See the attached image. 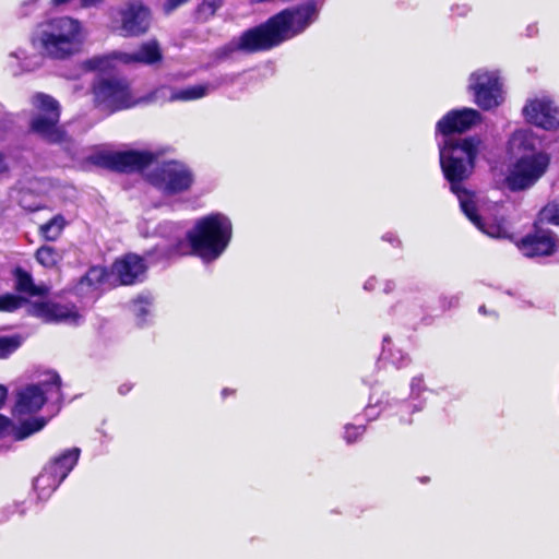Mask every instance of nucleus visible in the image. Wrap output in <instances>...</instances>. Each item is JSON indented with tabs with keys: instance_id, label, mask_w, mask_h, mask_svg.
<instances>
[{
	"instance_id": "nucleus-26",
	"label": "nucleus",
	"mask_w": 559,
	"mask_h": 559,
	"mask_svg": "<svg viewBox=\"0 0 559 559\" xmlns=\"http://www.w3.org/2000/svg\"><path fill=\"white\" fill-rule=\"evenodd\" d=\"M66 225V221L61 215H56L48 223L40 226L41 236L49 241L58 239Z\"/></svg>"
},
{
	"instance_id": "nucleus-1",
	"label": "nucleus",
	"mask_w": 559,
	"mask_h": 559,
	"mask_svg": "<svg viewBox=\"0 0 559 559\" xmlns=\"http://www.w3.org/2000/svg\"><path fill=\"white\" fill-rule=\"evenodd\" d=\"M480 141L467 138L457 141L445 140L440 145V164L445 178L451 183V190L456 194L462 211L485 234L492 238H506L509 229L503 219L499 222H483L475 214L474 195L464 190L461 181L469 176L474 158L478 153Z\"/></svg>"
},
{
	"instance_id": "nucleus-5",
	"label": "nucleus",
	"mask_w": 559,
	"mask_h": 559,
	"mask_svg": "<svg viewBox=\"0 0 559 559\" xmlns=\"http://www.w3.org/2000/svg\"><path fill=\"white\" fill-rule=\"evenodd\" d=\"M550 155L539 151L516 158L509 166L506 183L512 191H522L533 187L547 171Z\"/></svg>"
},
{
	"instance_id": "nucleus-29",
	"label": "nucleus",
	"mask_w": 559,
	"mask_h": 559,
	"mask_svg": "<svg viewBox=\"0 0 559 559\" xmlns=\"http://www.w3.org/2000/svg\"><path fill=\"white\" fill-rule=\"evenodd\" d=\"M23 299L13 294H4L0 296V311L12 312L21 308Z\"/></svg>"
},
{
	"instance_id": "nucleus-6",
	"label": "nucleus",
	"mask_w": 559,
	"mask_h": 559,
	"mask_svg": "<svg viewBox=\"0 0 559 559\" xmlns=\"http://www.w3.org/2000/svg\"><path fill=\"white\" fill-rule=\"evenodd\" d=\"M468 91L483 110H491L504 100L503 84L496 70L478 69L468 78Z\"/></svg>"
},
{
	"instance_id": "nucleus-28",
	"label": "nucleus",
	"mask_w": 559,
	"mask_h": 559,
	"mask_svg": "<svg viewBox=\"0 0 559 559\" xmlns=\"http://www.w3.org/2000/svg\"><path fill=\"white\" fill-rule=\"evenodd\" d=\"M22 344L17 335L0 336V359H5L12 355Z\"/></svg>"
},
{
	"instance_id": "nucleus-20",
	"label": "nucleus",
	"mask_w": 559,
	"mask_h": 559,
	"mask_svg": "<svg viewBox=\"0 0 559 559\" xmlns=\"http://www.w3.org/2000/svg\"><path fill=\"white\" fill-rule=\"evenodd\" d=\"M114 59L126 63H142L153 66L162 61L163 52L156 39H150L143 43L134 52H114Z\"/></svg>"
},
{
	"instance_id": "nucleus-18",
	"label": "nucleus",
	"mask_w": 559,
	"mask_h": 559,
	"mask_svg": "<svg viewBox=\"0 0 559 559\" xmlns=\"http://www.w3.org/2000/svg\"><path fill=\"white\" fill-rule=\"evenodd\" d=\"M209 85H193L183 88L160 86L152 92L147 102H189L204 97L209 94Z\"/></svg>"
},
{
	"instance_id": "nucleus-4",
	"label": "nucleus",
	"mask_w": 559,
	"mask_h": 559,
	"mask_svg": "<svg viewBox=\"0 0 559 559\" xmlns=\"http://www.w3.org/2000/svg\"><path fill=\"white\" fill-rule=\"evenodd\" d=\"M231 235L230 219L222 213H212L199 218L187 238L194 254L204 261H213L226 250Z\"/></svg>"
},
{
	"instance_id": "nucleus-11",
	"label": "nucleus",
	"mask_w": 559,
	"mask_h": 559,
	"mask_svg": "<svg viewBox=\"0 0 559 559\" xmlns=\"http://www.w3.org/2000/svg\"><path fill=\"white\" fill-rule=\"evenodd\" d=\"M115 25L121 36H141L151 26V12L139 0L126 2L117 9Z\"/></svg>"
},
{
	"instance_id": "nucleus-34",
	"label": "nucleus",
	"mask_w": 559,
	"mask_h": 559,
	"mask_svg": "<svg viewBox=\"0 0 559 559\" xmlns=\"http://www.w3.org/2000/svg\"><path fill=\"white\" fill-rule=\"evenodd\" d=\"M105 63H107V57H96L88 61L90 68L94 70L104 69Z\"/></svg>"
},
{
	"instance_id": "nucleus-21",
	"label": "nucleus",
	"mask_w": 559,
	"mask_h": 559,
	"mask_svg": "<svg viewBox=\"0 0 559 559\" xmlns=\"http://www.w3.org/2000/svg\"><path fill=\"white\" fill-rule=\"evenodd\" d=\"M536 144V136L531 129H519L508 141V153L514 157L531 155L530 153H535Z\"/></svg>"
},
{
	"instance_id": "nucleus-32",
	"label": "nucleus",
	"mask_w": 559,
	"mask_h": 559,
	"mask_svg": "<svg viewBox=\"0 0 559 559\" xmlns=\"http://www.w3.org/2000/svg\"><path fill=\"white\" fill-rule=\"evenodd\" d=\"M364 432V427L348 425L345 427V439L347 442H354Z\"/></svg>"
},
{
	"instance_id": "nucleus-15",
	"label": "nucleus",
	"mask_w": 559,
	"mask_h": 559,
	"mask_svg": "<svg viewBox=\"0 0 559 559\" xmlns=\"http://www.w3.org/2000/svg\"><path fill=\"white\" fill-rule=\"evenodd\" d=\"M7 395V388L0 384V408L3 406ZM45 425V419L32 418L24 421L20 427H15L8 417L0 415V438L12 437L14 440H23L43 429Z\"/></svg>"
},
{
	"instance_id": "nucleus-35",
	"label": "nucleus",
	"mask_w": 559,
	"mask_h": 559,
	"mask_svg": "<svg viewBox=\"0 0 559 559\" xmlns=\"http://www.w3.org/2000/svg\"><path fill=\"white\" fill-rule=\"evenodd\" d=\"M421 388H423V378L421 377L413 378L412 383H411L412 392L418 395L421 391Z\"/></svg>"
},
{
	"instance_id": "nucleus-30",
	"label": "nucleus",
	"mask_w": 559,
	"mask_h": 559,
	"mask_svg": "<svg viewBox=\"0 0 559 559\" xmlns=\"http://www.w3.org/2000/svg\"><path fill=\"white\" fill-rule=\"evenodd\" d=\"M540 217L543 221L559 225V203L558 202H551L548 203L542 211H540Z\"/></svg>"
},
{
	"instance_id": "nucleus-10",
	"label": "nucleus",
	"mask_w": 559,
	"mask_h": 559,
	"mask_svg": "<svg viewBox=\"0 0 559 559\" xmlns=\"http://www.w3.org/2000/svg\"><path fill=\"white\" fill-rule=\"evenodd\" d=\"M95 104L106 112L132 107L136 104L126 81L120 79L99 81L94 87Z\"/></svg>"
},
{
	"instance_id": "nucleus-33",
	"label": "nucleus",
	"mask_w": 559,
	"mask_h": 559,
	"mask_svg": "<svg viewBox=\"0 0 559 559\" xmlns=\"http://www.w3.org/2000/svg\"><path fill=\"white\" fill-rule=\"evenodd\" d=\"M189 0H167L165 3H164V11L165 13L169 14L171 13L173 11H175L177 8H179L180 5L187 3Z\"/></svg>"
},
{
	"instance_id": "nucleus-31",
	"label": "nucleus",
	"mask_w": 559,
	"mask_h": 559,
	"mask_svg": "<svg viewBox=\"0 0 559 559\" xmlns=\"http://www.w3.org/2000/svg\"><path fill=\"white\" fill-rule=\"evenodd\" d=\"M222 0H202L198 7V13L200 16H212L217 8H219Z\"/></svg>"
},
{
	"instance_id": "nucleus-36",
	"label": "nucleus",
	"mask_w": 559,
	"mask_h": 559,
	"mask_svg": "<svg viewBox=\"0 0 559 559\" xmlns=\"http://www.w3.org/2000/svg\"><path fill=\"white\" fill-rule=\"evenodd\" d=\"M103 1L104 0H80L81 4L85 8L98 5Z\"/></svg>"
},
{
	"instance_id": "nucleus-8",
	"label": "nucleus",
	"mask_w": 559,
	"mask_h": 559,
	"mask_svg": "<svg viewBox=\"0 0 559 559\" xmlns=\"http://www.w3.org/2000/svg\"><path fill=\"white\" fill-rule=\"evenodd\" d=\"M33 106L36 114L31 122L32 130L49 142H61L64 134L58 126L60 112L57 100L49 95L36 94Z\"/></svg>"
},
{
	"instance_id": "nucleus-14",
	"label": "nucleus",
	"mask_w": 559,
	"mask_h": 559,
	"mask_svg": "<svg viewBox=\"0 0 559 559\" xmlns=\"http://www.w3.org/2000/svg\"><path fill=\"white\" fill-rule=\"evenodd\" d=\"M29 313L45 322L78 324L82 316L74 306L61 305L50 300H35L29 305Z\"/></svg>"
},
{
	"instance_id": "nucleus-13",
	"label": "nucleus",
	"mask_w": 559,
	"mask_h": 559,
	"mask_svg": "<svg viewBox=\"0 0 559 559\" xmlns=\"http://www.w3.org/2000/svg\"><path fill=\"white\" fill-rule=\"evenodd\" d=\"M154 159L155 155L146 151L99 153L93 157L95 164L118 171L140 170L150 166Z\"/></svg>"
},
{
	"instance_id": "nucleus-17",
	"label": "nucleus",
	"mask_w": 559,
	"mask_h": 559,
	"mask_svg": "<svg viewBox=\"0 0 559 559\" xmlns=\"http://www.w3.org/2000/svg\"><path fill=\"white\" fill-rule=\"evenodd\" d=\"M146 265L136 254H127L117 260L111 267V275L116 276V284L131 285L142 280Z\"/></svg>"
},
{
	"instance_id": "nucleus-24",
	"label": "nucleus",
	"mask_w": 559,
	"mask_h": 559,
	"mask_svg": "<svg viewBox=\"0 0 559 559\" xmlns=\"http://www.w3.org/2000/svg\"><path fill=\"white\" fill-rule=\"evenodd\" d=\"M61 479L48 466L34 480V488L41 499L48 498L51 492L61 484Z\"/></svg>"
},
{
	"instance_id": "nucleus-3",
	"label": "nucleus",
	"mask_w": 559,
	"mask_h": 559,
	"mask_svg": "<svg viewBox=\"0 0 559 559\" xmlns=\"http://www.w3.org/2000/svg\"><path fill=\"white\" fill-rule=\"evenodd\" d=\"M86 37V28L79 20L59 16L38 26L33 44L41 55L66 60L82 51Z\"/></svg>"
},
{
	"instance_id": "nucleus-38",
	"label": "nucleus",
	"mask_w": 559,
	"mask_h": 559,
	"mask_svg": "<svg viewBox=\"0 0 559 559\" xmlns=\"http://www.w3.org/2000/svg\"><path fill=\"white\" fill-rule=\"evenodd\" d=\"M70 0H52V3L55 5H61V4H64V3H68Z\"/></svg>"
},
{
	"instance_id": "nucleus-19",
	"label": "nucleus",
	"mask_w": 559,
	"mask_h": 559,
	"mask_svg": "<svg viewBox=\"0 0 559 559\" xmlns=\"http://www.w3.org/2000/svg\"><path fill=\"white\" fill-rule=\"evenodd\" d=\"M521 252L528 258L550 255L557 248V240L552 233L537 230L528 235L519 243Z\"/></svg>"
},
{
	"instance_id": "nucleus-22",
	"label": "nucleus",
	"mask_w": 559,
	"mask_h": 559,
	"mask_svg": "<svg viewBox=\"0 0 559 559\" xmlns=\"http://www.w3.org/2000/svg\"><path fill=\"white\" fill-rule=\"evenodd\" d=\"M111 276L112 275H109L104 267L93 266L80 281L78 292L82 295H92L105 284H108L109 286L116 285V282L111 281Z\"/></svg>"
},
{
	"instance_id": "nucleus-39",
	"label": "nucleus",
	"mask_w": 559,
	"mask_h": 559,
	"mask_svg": "<svg viewBox=\"0 0 559 559\" xmlns=\"http://www.w3.org/2000/svg\"><path fill=\"white\" fill-rule=\"evenodd\" d=\"M479 311H480L481 313H486V309H485V307H484V306H481V307L479 308Z\"/></svg>"
},
{
	"instance_id": "nucleus-7",
	"label": "nucleus",
	"mask_w": 559,
	"mask_h": 559,
	"mask_svg": "<svg viewBox=\"0 0 559 559\" xmlns=\"http://www.w3.org/2000/svg\"><path fill=\"white\" fill-rule=\"evenodd\" d=\"M147 178L153 186L168 195L188 191L194 181L191 169L178 160H168L156 166Z\"/></svg>"
},
{
	"instance_id": "nucleus-40",
	"label": "nucleus",
	"mask_w": 559,
	"mask_h": 559,
	"mask_svg": "<svg viewBox=\"0 0 559 559\" xmlns=\"http://www.w3.org/2000/svg\"><path fill=\"white\" fill-rule=\"evenodd\" d=\"M365 288H366V289H369V282H367V283L365 284Z\"/></svg>"
},
{
	"instance_id": "nucleus-25",
	"label": "nucleus",
	"mask_w": 559,
	"mask_h": 559,
	"mask_svg": "<svg viewBox=\"0 0 559 559\" xmlns=\"http://www.w3.org/2000/svg\"><path fill=\"white\" fill-rule=\"evenodd\" d=\"M15 288L16 290L21 292V293H24V294H27L32 297H35V296H43L47 293V287L45 286H36L34 283H33V278L32 276L21 270V269H17L15 271Z\"/></svg>"
},
{
	"instance_id": "nucleus-12",
	"label": "nucleus",
	"mask_w": 559,
	"mask_h": 559,
	"mask_svg": "<svg viewBox=\"0 0 559 559\" xmlns=\"http://www.w3.org/2000/svg\"><path fill=\"white\" fill-rule=\"evenodd\" d=\"M524 119L546 131L559 130V106L547 94H538L527 98L522 108Z\"/></svg>"
},
{
	"instance_id": "nucleus-16",
	"label": "nucleus",
	"mask_w": 559,
	"mask_h": 559,
	"mask_svg": "<svg viewBox=\"0 0 559 559\" xmlns=\"http://www.w3.org/2000/svg\"><path fill=\"white\" fill-rule=\"evenodd\" d=\"M480 114L473 108H463L448 112L437 123V130L443 135L464 132L480 121Z\"/></svg>"
},
{
	"instance_id": "nucleus-37",
	"label": "nucleus",
	"mask_w": 559,
	"mask_h": 559,
	"mask_svg": "<svg viewBox=\"0 0 559 559\" xmlns=\"http://www.w3.org/2000/svg\"><path fill=\"white\" fill-rule=\"evenodd\" d=\"M132 389V385L130 383H123L119 386V393L120 394H127Z\"/></svg>"
},
{
	"instance_id": "nucleus-23",
	"label": "nucleus",
	"mask_w": 559,
	"mask_h": 559,
	"mask_svg": "<svg viewBox=\"0 0 559 559\" xmlns=\"http://www.w3.org/2000/svg\"><path fill=\"white\" fill-rule=\"evenodd\" d=\"M80 456V449L73 448L67 450L59 457L55 459L49 465H47L57 476L63 480L68 474L75 466Z\"/></svg>"
},
{
	"instance_id": "nucleus-9",
	"label": "nucleus",
	"mask_w": 559,
	"mask_h": 559,
	"mask_svg": "<svg viewBox=\"0 0 559 559\" xmlns=\"http://www.w3.org/2000/svg\"><path fill=\"white\" fill-rule=\"evenodd\" d=\"M61 380L53 371L46 373V378L38 384H28L16 392L15 413L19 415L32 414L39 411L46 402L47 395L59 393Z\"/></svg>"
},
{
	"instance_id": "nucleus-27",
	"label": "nucleus",
	"mask_w": 559,
	"mask_h": 559,
	"mask_svg": "<svg viewBox=\"0 0 559 559\" xmlns=\"http://www.w3.org/2000/svg\"><path fill=\"white\" fill-rule=\"evenodd\" d=\"M36 260L45 267H53L62 260V253L51 246H43L36 251Z\"/></svg>"
},
{
	"instance_id": "nucleus-2",
	"label": "nucleus",
	"mask_w": 559,
	"mask_h": 559,
	"mask_svg": "<svg viewBox=\"0 0 559 559\" xmlns=\"http://www.w3.org/2000/svg\"><path fill=\"white\" fill-rule=\"evenodd\" d=\"M314 3H307L296 10H284L265 24L248 29L236 41L237 49L255 52L280 45L301 33L317 16Z\"/></svg>"
}]
</instances>
